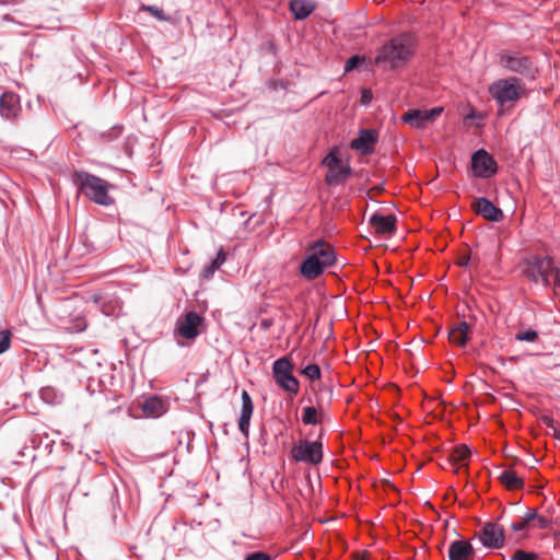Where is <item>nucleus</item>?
Wrapping results in <instances>:
<instances>
[{
  "instance_id": "obj_1",
  "label": "nucleus",
  "mask_w": 560,
  "mask_h": 560,
  "mask_svg": "<svg viewBox=\"0 0 560 560\" xmlns=\"http://www.w3.org/2000/svg\"><path fill=\"white\" fill-rule=\"evenodd\" d=\"M416 50V38L410 33L399 34L386 42L375 57V65L385 70L405 67Z\"/></svg>"
},
{
  "instance_id": "obj_2",
  "label": "nucleus",
  "mask_w": 560,
  "mask_h": 560,
  "mask_svg": "<svg viewBox=\"0 0 560 560\" xmlns=\"http://www.w3.org/2000/svg\"><path fill=\"white\" fill-rule=\"evenodd\" d=\"M336 254L331 245L324 240H318L307 247V256L303 259L300 271L306 279L313 280L319 277L326 267L335 264Z\"/></svg>"
},
{
  "instance_id": "obj_3",
  "label": "nucleus",
  "mask_w": 560,
  "mask_h": 560,
  "mask_svg": "<svg viewBox=\"0 0 560 560\" xmlns=\"http://www.w3.org/2000/svg\"><path fill=\"white\" fill-rule=\"evenodd\" d=\"M72 182L91 201L101 206H110L114 202L108 195L110 185L106 180L86 172L75 171L72 174Z\"/></svg>"
},
{
  "instance_id": "obj_4",
  "label": "nucleus",
  "mask_w": 560,
  "mask_h": 560,
  "mask_svg": "<svg viewBox=\"0 0 560 560\" xmlns=\"http://www.w3.org/2000/svg\"><path fill=\"white\" fill-rule=\"evenodd\" d=\"M525 92V84L516 77L499 79L489 86L490 95L501 107L513 106Z\"/></svg>"
},
{
  "instance_id": "obj_5",
  "label": "nucleus",
  "mask_w": 560,
  "mask_h": 560,
  "mask_svg": "<svg viewBox=\"0 0 560 560\" xmlns=\"http://www.w3.org/2000/svg\"><path fill=\"white\" fill-rule=\"evenodd\" d=\"M552 260L553 259L550 257H529L523 262L522 272L528 281L537 285L548 288L550 287Z\"/></svg>"
},
{
  "instance_id": "obj_6",
  "label": "nucleus",
  "mask_w": 560,
  "mask_h": 560,
  "mask_svg": "<svg viewBox=\"0 0 560 560\" xmlns=\"http://www.w3.org/2000/svg\"><path fill=\"white\" fill-rule=\"evenodd\" d=\"M275 382L285 392L298 394L300 383L293 375V364L288 357L276 360L272 364Z\"/></svg>"
},
{
  "instance_id": "obj_7",
  "label": "nucleus",
  "mask_w": 560,
  "mask_h": 560,
  "mask_svg": "<svg viewBox=\"0 0 560 560\" xmlns=\"http://www.w3.org/2000/svg\"><path fill=\"white\" fill-rule=\"evenodd\" d=\"M291 456L296 462L318 465L323 460V444L319 441L300 440L291 448Z\"/></svg>"
},
{
  "instance_id": "obj_8",
  "label": "nucleus",
  "mask_w": 560,
  "mask_h": 560,
  "mask_svg": "<svg viewBox=\"0 0 560 560\" xmlns=\"http://www.w3.org/2000/svg\"><path fill=\"white\" fill-rule=\"evenodd\" d=\"M500 65L509 71L516 72L529 79H535L537 69L534 67L533 61L518 54L509 55L504 54L500 58Z\"/></svg>"
},
{
  "instance_id": "obj_9",
  "label": "nucleus",
  "mask_w": 560,
  "mask_h": 560,
  "mask_svg": "<svg viewBox=\"0 0 560 560\" xmlns=\"http://www.w3.org/2000/svg\"><path fill=\"white\" fill-rule=\"evenodd\" d=\"M471 168L475 176L489 178L498 171L495 160L483 149L476 151L471 156Z\"/></svg>"
},
{
  "instance_id": "obj_10",
  "label": "nucleus",
  "mask_w": 560,
  "mask_h": 560,
  "mask_svg": "<svg viewBox=\"0 0 560 560\" xmlns=\"http://www.w3.org/2000/svg\"><path fill=\"white\" fill-rule=\"evenodd\" d=\"M479 539L486 548L500 549L504 546V529L497 523L488 522L482 526Z\"/></svg>"
},
{
  "instance_id": "obj_11",
  "label": "nucleus",
  "mask_w": 560,
  "mask_h": 560,
  "mask_svg": "<svg viewBox=\"0 0 560 560\" xmlns=\"http://www.w3.org/2000/svg\"><path fill=\"white\" fill-rule=\"evenodd\" d=\"M92 301L106 316L119 315L122 310V302L116 293L101 292L92 295Z\"/></svg>"
},
{
  "instance_id": "obj_12",
  "label": "nucleus",
  "mask_w": 560,
  "mask_h": 560,
  "mask_svg": "<svg viewBox=\"0 0 560 560\" xmlns=\"http://www.w3.org/2000/svg\"><path fill=\"white\" fill-rule=\"evenodd\" d=\"M22 112L20 96L14 92L0 95V116L4 120H16Z\"/></svg>"
},
{
  "instance_id": "obj_13",
  "label": "nucleus",
  "mask_w": 560,
  "mask_h": 560,
  "mask_svg": "<svg viewBox=\"0 0 560 560\" xmlns=\"http://www.w3.org/2000/svg\"><path fill=\"white\" fill-rule=\"evenodd\" d=\"M471 208L478 215L491 222H500L504 218L503 211L485 197L476 198Z\"/></svg>"
},
{
  "instance_id": "obj_14",
  "label": "nucleus",
  "mask_w": 560,
  "mask_h": 560,
  "mask_svg": "<svg viewBox=\"0 0 560 560\" xmlns=\"http://www.w3.org/2000/svg\"><path fill=\"white\" fill-rule=\"evenodd\" d=\"M202 323V317L194 312H188L184 319L178 322L176 332L186 339H194L199 335V326Z\"/></svg>"
},
{
  "instance_id": "obj_15",
  "label": "nucleus",
  "mask_w": 560,
  "mask_h": 560,
  "mask_svg": "<svg viewBox=\"0 0 560 560\" xmlns=\"http://www.w3.org/2000/svg\"><path fill=\"white\" fill-rule=\"evenodd\" d=\"M378 135L372 129H362L359 136L351 140V149L360 152L361 154H371L376 144Z\"/></svg>"
},
{
  "instance_id": "obj_16",
  "label": "nucleus",
  "mask_w": 560,
  "mask_h": 560,
  "mask_svg": "<svg viewBox=\"0 0 560 560\" xmlns=\"http://www.w3.org/2000/svg\"><path fill=\"white\" fill-rule=\"evenodd\" d=\"M241 398H242V409H241V415H240V419H238V430L245 438H248L249 424H250V418H252V415L254 411V405H253V400H252L249 394L247 393V390L242 392Z\"/></svg>"
},
{
  "instance_id": "obj_17",
  "label": "nucleus",
  "mask_w": 560,
  "mask_h": 560,
  "mask_svg": "<svg viewBox=\"0 0 560 560\" xmlns=\"http://www.w3.org/2000/svg\"><path fill=\"white\" fill-rule=\"evenodd\" d=\"M369 223L374 228L377 234H393L396 231V217L390 215H382L378 213H374Z\"/></svg>"
},
{
  "instance_id": "obj_18",
  "label": "nucleus",
  "mask_w": 560,
  "mask_h": 560,
  "mask_svg": "<svg viewBox=\"0 0 560 560\" xmlns=\"http://www.w3.org/2000/svg\"><path fill=\"white\" fill-rule=\"evenodd\" d=\"M472 553L474 548L466 540H454L448 548L450 560H466Z\"/></svg>"
},
{
  "instance_id": "obj_19",
  "label": "nucleus",
  "mask_w": 560,
  "mask_h": 560,
  "mask_svg": "<svg viewBox=\"0 0 560 560\" xmlns=\"http://www.w3.org/2000/svg\"><path fill=\"white\" fill-rule=\"evenodd\" d=\"M289 9L298 21L305 20L315 10V4L308 0H291Z\"/></svg>"
},
{
  "instance_id": "obj_20",
  "label": "nucleus",
  "mask_w": 560,
  "mask_h": 560,
  "mask_svg": "<svg viewBox=\"0 0 560 560\" xmlns=\"http://www.w3.org/2000/svg\"><path fill=\"white\" fill-rule=\"evenodd\" d=\"M470 456V450L466 445H458L447 457V465L451 466L454 472L458 474L462 467L467 468V464L459 466Z\"/></svg>"
},
{
  "instance_id": "obj_21",
  "label": "nucleus",
  "mask_w": 560,
  "mask_h": 560,
  "mask_svg": "<svg viewBox=\"0 0 560 560\" xmlns=\"http://www.w3.org/2000/svg\"><path fill=\"white\" fill-rule=\"evenodd\" d=\"M470 326L466 322L458 323L448 332V338L453 343L465 346L468 341Z\"/></svg>"
},
{
  "instance_id": "obj_22",
  "label": "nucleus",
  "mask_w": 560,
  "mask_h": 560,
  "mask_svg": "<svg viewBox=\"0 0 560 560\" xmlns=\"http://www.w3.org/2000/svg\"><path fill=\"white\" fill-rule=\"evenodd\" d=\"M351 174V168L348 164H343L342 161L338 163V166L331 171H328L326 175V183L328 185H337L343 182Z\"/></svg>"
},
{
  "instance_id": "obj_23",
  "label": "nucleus",
  "mask_w": 560,
  "mask_h": 560,
  "mask_svg": "<svg viewBox=\"0 0 560 560\" xmlns=\"http://www.w3.org/2000/svg\"><path fill=\"white\" fill-rule=\"evenodd\" d=\"M142 410L147 416L158 417L164 413L165 405L161 398L151 396L143 401Z\"/></svg>"
},
{
  "instance_id": "obj_24",
  "label": "nucleus",
  "mask_w": 560,
  "mask_h": 560,
  "mask_svg": "<svg viewBox=\"0 0 560 560\" xmlns=\"http://www.w3.org/2000/svg\"><path fill=\"white\" fill-rule=\"evenodd\" d=\"M502 485L509 490L522 489L524 487L523 478L518 477L512 469H505L499 476Z\"/></svg>"
},
{
  "instance_id": "obj_25",
  "label": "nucleus",
  "mask_w": 560,
  "mask_h": 560,
  "mask_svg": "<svg viewBox=\"0 0 560 560\" xmlns=\"http://www.w3.org/2000/svg\"><path fill=\"white\" fill-rule=\"evenodd\" d=\"M326 413L323 410H317L314 406H307L303 409L302 422L306 425H316L323 422Z\"/></svg>"
},
{
  "instance_id": "obj_26",
  "label": "nucleus",
  "mask_w": 560,
  "mask_h": 560,
  "mask_svg": "<svg viewBox=\"0 0 560 560\" xmlns=\"http://www.w3.org/2000/svg\"><path fill=\"white\" fill-rule=\"evenodd\" d=\"M404 121L417 128H423L428 124L424 113L421 109L408 110L404 115Z\"/></svg>"
},
{
  "instance_id": "obj_27",
  "label": "nucleus",
  "mask_w": 560,
  "mask_h": 560,
  "mask_svg": "<svg viewBox=\"0 0 560 560\" xmlns=\"http://www.w3.org/2000/svg\"><path fill=\"white\" fill-rule=\"evenodd\" d=\"M224 261H225V253L221 248L218 252L214 259L211 261V264L203 269V271H202L203 277L205 278L212 277L213 273L215 272V270H218L224 264Z\"/></svg>"
},
{
  "instance_id": "obj_28",
  "label": "nucleus",
  "mask_w": 560,
  "mask_h": 560,
  "mask_svg": "<svg viewBox=\"0 0 560 560\" xmlns=\"http://www.w3.org/2000/svg\"><path fill=\"white\" fill-rule=\"evenodd\" d=\"M536 511L528 509L525 513L524 517L521 521L513 522L511 524V529L513 532H522L527 528V526L535 520Z\"/></svg>"
},
{
  "instance_id": "obj_29",
  "label": "nucleus",
  "mask_w": 560,
  "mask_h": 560,
  "mask_svg": "<svg viewBox=\"0 0 560 560\" xmlns=\"http://www.w3.org/2000/svg\"><path fill=\"white\" fill-rule=\"evenodd\" d=\"M39 397L44 402L48 405L59 404L61 400V396L52 387H43L39 390Z\"/></svg>"
},
{
  "instance_id": "obj_30",
  "label": "nucleus",
  "mask_w": 560,
  "mask_h": 560,
  "mask_svg": "<svg viewBox=\"0 0 560 560\" xmlns=\"http://www.w3.org/2000/svg\"><path fill=\"white\" fill-rule=\"evenodd\" d=\"M302 374L305 375L311 381L319 380L322 376L320 368L315 364H308L302 370Z\"/></svg>"
},
{
  "instance_id": "obj_31",
  "label": "nucleus",
  "mask_w": 560,
  "mask_h": 560,
  "mask_svg": "<svg viewBox=\"0 0 560 560\" xmlns=\"http://www.w3.org/2000/svg\"><path fill=\"white\" fill-rule=\"evenodd\" d=\"M365 61V58L360 55H353L351 56L345 65V72L353 71L354 69H358L363 62Z\"/></svg>"
},
{
  "instance_id": "obj_32",
  "label": "nucleus",
  "mask_w": 560,
  "mask_h": 560,
  "mask_svg": "<svg viewBox=\"0 0 560 560\" xmlns=\"http://www.w3.org/2000/svg\"><path fill=\"white\" fill-rule=\"evenodd\" d=\"M538 338V334L536 330L529 328L526 330H520L515 335V339L518 341H527V342H534Z\"/></svg>"
},
{
  "instance_id": "obj_33",
  "label": "nucleus",
  "mask_w": 560,
  "mask_h": 560,
  "mask_svg": "<svg viewBox=\"0 0 560 560\" xmlns=\"http://www.w3.org/2000/svg\"><path fill=\"white\" fill-rule=\"evenodd\" d=\"M12 334L10 330L4 329L0 331V354L4 353L11 345Z\"/></svg>"
},
{
  "instance_id": "obj_34",
  "label": "nucleus",
  "mask_w": 560,
  "mask_h": 560,
  "mask_svg": "<svg viewBox=\"0 0 560 560\" xmlns=\"http://www.w3.org/2000/svg\"><path fill=\"white\" fill-rule=\"evenodd\" d=\"M141 9L143 11L151 13L159 21H167L168 20L167 15L164 13V11L155 5H142Z\"/></svg>"
},
{
  "instance_id": "obj_35",
  "label": "nucleus",
  "mask_w": 560,
  "mask_h": 560,
  "mask_svg": "<svg viewBox=\"0 0 560 560\" xmlns=\"http://www.w3.org/2000/svg\"><path fill=\"white\" fill-rule=\"evenodd\" d=\"M340 162L341 159L334 151L329 152L324 159V163L327 165L328 171H334Z\"/></svg>"
},
{
  "instance_id": "obj_36",
  "label": "nucleus",
  "mask_w": 560,
  "mask_h": 560,
  "mask_svg": "<svg viewBox=\"0 0 560 560\" xmlns=\"http://www.w3.org/2000/svg\"><path fill=\"white\" fill-rule=\"evenodd\" d=\"M511 560H537V555L535 552H528L522 549H517L512 555Z\"/></svg>"
},
{
  "instance_id": "obj_37",
  "label": "nucleus",
  "mask_w": 560,
  "mask_h": 560,
  "mask_svg": "<svg viewBox=\"0 0 560 560\" xmlns=\"http://www.w3.org/2000/svg\"><path fill=\"white\" fill-rule=\"evenodd\" d=\"M442 107H433L431 109H424V116L427 118L428 124L433 121L436 117H439L442 113Z\"/></svg>"
},
{
  "instance_id": "obj_38",
  "label": "nucleus",
  "mask_w": 560,
  "mask_h": 560,
  "mask_svg": "<svg viewBox=\"0 0 560 560\" xmlns=\"http://www.w3.org/2000/svg\"><path fill=\"white\" fill-rule=\"evenodd\" d=\"M442 107H433L431 109H424V116L427 118L428 124L433 121L436 117H439L442 113Z\"/></svg>"
},
{
  "instance_id": "obj_39",
  "label": "nucleus",
  "mask_w": 560,
  "mask_h": 560,
  "mask_svg": "<svg viewBox=\"0 0 560 560\" xmlns=\"http://www.w3.org/2000/svg\"><path fill=\"white\" fill-rule=\"evenodd\" d=\"M244 560H272L271 556L264 551H254L248 553Z\"/></svg>"
},
{
  "instance_id": "obj_40",
  "label": "nucleus",
  "mask_w": 560,
  "mask_h": 560,
  "mask_svg": "<svg viewBox=\"0 0 560 560\" xmlns=\"http://www.w3.org/2000/svg\"><path fill=\"white\" fill-rule=\"evenodd\" d=\"M550 285L555 284L560 287V269L555 266V261L552 260L551 272H550Z\"/></svg>"
},
{
  "instance_id": "obj_41",
  "label": "nucleus",
  "mask_w": 560,
  "mask_h": 560,
  "mask_svg": "<svg viewBox=\"0 0 560 560\" xmlns=\"http://www.w3.org/2000/svg\"><path fill=\"white\" fill-rule=\"evenodd\" d=\"M534 521L537 522V526L541 529H546L550 526V521L541 515H538L537 513Z\"/></svg>"
},
{
  "instance_id": "obj_42",
  "label": "nucleus",
  "mask_w": 560,
  "mask_h": 560,
  "mask_svg": "<svg viewBox=\"0 0 560 560\" xmlns=\"http://www.w3.org/2000/svg\"><path fill=\"white\" fill-rule=\"evenodd\" d=\"M469 262H470V257L469 256H463L459 259V266H462V267H468Z\"/></svg>"
},
{
  "instance_id": "obj_43",
  "label": "nucleus",
  "mask_w": 560,
  "mask_h": 560,
  "mask_svg": "<svg viewBox=\"0 0 560 560\" xmlns=\"http://www.w3.org/2000/svg\"><path fill=\"white\" fill-rule=\"evenodd\" d=\"M372 95L369 91H363L362 92V103L366 104L368 102H370Z\"/></svg>"
},
{
  "instance_id": "obj_44",
  "label": "nucleus",
  "mask_w": 560,
  "mask_h": 560,
  "mask_svg": "<svg viewBox=\"0 0 560 560\" xmlns=\"http://www.w3.org/2000/svg\"><path fill=\"white\" fill-rule=\"evenodd\" d=\"M270 325H271L270 320H266V319H265V320H262V326H264L265 328H268Z\"/></svg>"
},
{
  "instance_id": "obj_45",
  "label": "nucleus",
  "mask_w": 560,
  "mask_h": 560,
  "mask_svg": "<svg viewBox=\"0 0 560 560\" xmlns=\"http://www.w3.org/2000/svg\"><path fill=\"white\" fill-rule=\"evenodd\" d=\"M556 439L560 440V430L555 432Z\"/></svg>"
},
{
  "instance_id": "obj_46",
  "label": "nucleus",
  "mask_w": 560,
  "mask_h": 560,
  "mask_svg": "<svg viewBox=\"0 0 560 560\" xmlns=\"http://www.w3.org/2000/svg\"><path fill=\"white\" fill-rule=\"evenodd\" d=\"M51 443H52V442H50V443L46 444V448H48V447L50 448V447H51Z\"/></svg>"
}]
</instances>
